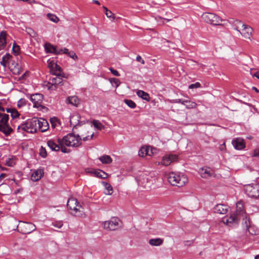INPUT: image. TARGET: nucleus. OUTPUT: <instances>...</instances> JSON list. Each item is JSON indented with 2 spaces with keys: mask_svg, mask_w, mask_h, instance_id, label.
<instances>
[{
  "mask_svg": "<svg viewBox=\"0 0 259 259\" xmlns=\"http://www.w3.org/2000/svg\"><path fill=\"white\" fill-rule=\"evenodd\" d=\"M58 142H62L68 147H77L81 144V138L79 135H75L69 133L63 137L62 139L58 138Z\"/></svg>",
  "mask_w": 259,
  "mask_h": 259,
  "instance_id": "nucleus-1",
  "label": "nucleus"
},
{
  "mask_svg": "<svg viewBox=\"0 0 259 259\" xmlns=\"http://www.w3.org/2000/svg\"><path fill=\"white\" fill-rule=\"evenodd\" d=\"M167 181L172 186L182 187L187 181L184 175H180L175 172L169 173L167 176Z\"/></svg>",
  "mask_w": 259,
  "mask_h": 259,
  "instance_id": "nucleus-2",
  "label": "nucleus"
},
{
  "mask_svg": "<svg viewBox=\"0 0 259 259\" xmlns=\"http://www.w3.org/2000/svg\"><path fill=\"white\" fill-rule=\"evenodd\" d=\"M234 25H237L235 29L238 31L241 35L245 38L250 39L253 29L250 26L243 24L242 22L238 20H236L234 21Z\"/></svg>",
  "mask_w": 259,
  "mask_h": 259,
  "instance_id": "nucleus-3",
  "label": "nucleus"
},
{
  "mask_svg": "<svg viewBox=\"0 0 259 259\" xmlns=\"http://www.w3.org/2000/svg\"><path fill=\"white\" fill-rule=\"evenodd\" d=\"M49 127L48 121L43 118H38L33 116V133L37 131L46 132Z\"/></svg>",
  "mask_w": 259,
  "mask_h": 259,
  "instance_id": "nucleus-4",
  "label": "nucleus"
},
{
  "mask_svg": "<svg viewBox=\"0 0 259 259\" xmlns=\"http://www.w3.org/2000/svg\"><path fill=\"white\" fill-rule=\"evenodd\" d=\"M201 17L205 22L213 25H221L223 21L219 16L212 13H204Z\"/></svg>",
  "mask_w": 259,
  "mask_h": 259,
  "instance_id": "nucleus-5",
  "label": "nucleus"
},
{
  "mask_svg": "<svg viewBox=\"0 0 259 259\" xmlns=\"http://www.w3.org/2000/svg\"><path fill=\"white\" fill-rule=\"evenodd\" d=\"M245 193L250 197L259 198V185L248 184L244 187Z\"/></svg>",
  "mask_w": 259,
  "mask_h": 259,
  "instance_id": "nucleus-6",
  "label": "nucleus"
},
{
  "mask_svg": "<svg viewBox=\"0 0 259 259\" xmlns=\"http://www.w3.org/2000/svg\"><path fill=\"white\" fill-rule=\"evenodd\" d=\"M0 131L8 136L12 132V128L8 125L9 115L2 114L0 116Z\"/></svg>",
  "mask_w": 259,
  "mask_h": 259,
  "instance_id": "nucleus-7",
  "label": "nucleus"
},
{
  "mask_svg": "<svg viewBox=\"0 0 259 259\" xmlns=\"http://www.w3.org/2000/svg\"><path fill=\"white\" fill-rule=\"evenodd\" d=\"M67 206L68 209L72 210L71 212L72 214L74 215H79L78 212H80L79 208L81 207V205L78 202L77 200L73 197L70 198L67 201Z\"/></svg>",
  "mask_w": 259,
  "mask_h": 259,
  "instance_id": "nucleus-8",
  "label": "nucleus"
},
{
  "mask_svg": "<svg viewBox=\"0 0 259 259\" xmlns=\"http://www.w3.org/2000/svg\"><path fill=\"white\" fill-rule=\"evenodd\" d=\"M236 215L242 219L244 224H247V221H248L247 214L244 210L243 204L242 202L239 201L236 204V210L235 212Z\"/></svg>",
  "mask_w": 259,
  "mask_h": 259,
  "instance_id": "nucleus-9",
  "label": "nucleus"
},
{
  "mask_svg": "<svg viewBox=\"0 0 259 259\" xmlns=\"http://www.w3.org/2000/svg\"><path fill=\"white\" fill-rule=\"evenodd\" d=\"M45 49L47 53H52L55 55L62 54L63 53H67L68 49L64 48L63 49H58L56 46L51 45L49 42L45 44Z\"/></svg>",
  "mask_w": 259,
  "mask_h": 259,
  "instance_id": "nucleus-10",
  "label": "nucleus"
},
{
  "mask_svg": "<svg viewBox=\"0 0 259 259\" xmlns=\"http://www.w3.org/2000/svg\"><path fill=\"white\" fill-rule=\"evenodd\" d=\"M119 222L120 220L118 218H112L110 220L104 222V228L109 230H115L119 228Z\"/></svg>",
  "mask_w": 259,
  "mask_h": 259,
  "instance_id": "nucleus-11",
  "label": "nucleus"
},
{
  "mask_svg": "<svg viewBox=\"0 0 259 259\" xmlns=\"http://www.w3.org/2000/svg\"><path fill=\"white\" fill-rule=\"evenodd\" d=\"M241 220H242V219L236 215L235 213H233L231 214L229 217L224 218L223 221L227 225L230 227H233L237 225Z\"/></svg>",
  "mask_w": 259,
  "mask_h": 259,
  "instance_id": "nucleus-12",
  "label": "nucleus"
},
{
  "mask_svg": "<svg viewBox=\"0 0 259 259\" xmlns=\"http://www.w3.org/2000/svg\"><path fill=\"white\" fill-rule=\"evenodd\" d=\"M52 74L55 76L50 77L49 84H55L56 85L62 84V78H67L66 74L63 72H54Z\"/></svg>",
  "mask_w": 259,
  "mask_h": 259,
  "instance_id": "nucleus-13",
  "label": "nucleus"
},
{
  "mask_svg": "<svg viewBox=\"0 0 259 259\" xmlns=\"http://www.w3.org/2000/svg\"><path fill=\"white\" fill-rule=\"evenodd\" d=\"M43 98L44 96L41 94H33V108L40 111L46 109V107L41 104Z\"/></svg>",
  "mask_w": 259,
  "mask_h": 259,
  "instance_id": "nucleus-14",
  "label": "nucleus"
},
{
  "mask_svg": "<svg viewBox=\"0 0 259 259\" xmlns=\"http://www.w3.org/2000/svg\"><path fill=\"white\" fill-rule=\"evenodd\" d=\"M86 172L91 174H93L98 178L105 179L107 178L108 174L102 170H95L94 169H86Z\"/></svg>",
  "mask_w": 259,
  "mask_h": 259,
  "instance_id": "nucleus-15",
  "label": "nucleus"
},
{
  "mask_svg": "<svg viewBox=\"0 0 259 259\" xmlns=\"http://www.w3.org/2000/svg\"><path fill=\"white\" fill-rule=\"evenodd\" d=\"M18 130H22L27 133H32V121L31 119H28L24 123L22 124L18 127Z\"/></svg>",
  "mask_w": 259,
  "mask_h": 259,
  "instance_id": "nucleus-16",
  "label": "nucleus"
},
{
  "mask_svg": "<svg viewBox=\"0 0 259 259\" xmlns=\"http://www.w3.org/2000/svg\"><path fill=\"white\" fill-rule=\"evenodd\" d=\"M19 229L23 234H29L31 232V225L30 223H22L18 226Z\"/></svg>",
  "mask_w": 259,
  "mask_h": 259,
  "instance_id": "nucleus-17",
  "label": "nucleus"
},
{
  "mask_svg": "<svg viewBox=\"0 0 259 259\" xmlns=\"http://www.w3.org/2000/svg\"><path fill=\"white\" fill-rule=\"evenodd\" d=\"M232 143L235 149L237 150H242L245 147V142L244 140L241 138H237L236 139L233 140Z\"/></svg>",
  "mask_w": 259,
  "mask_h": 259,
  "instance_id": "nucleus-18",
  "label": "nucleus"
},
{
  "mask_svg": "<svg viewBox=\"0 0 259 259\" xmlns=\"http://www.w3.org/2000/svg\"><path fill=\"white\" fill-rule=\"evenodd\" d=\"M47 145L52 151H59L60 150V145L58 143L57 139L56 140L54 139L48 140Z\"/></svg>",
  "mask_w": 259,
  "mask_h": 259,
  "instance_id": "nucleus-19",
  "label": "nucleus"
},
{
  "mask_svg": "<svg viewBox=\"0 0 259 259\" xmlns=\"http://www.w3.org/2000/svg\"><path fill=\"white\" fill-rule=\"evenodd\" d=\"M178 158L176 155H169L163 157L161 164L163 165L167 166L170 164L172 161H175Z\"/></svg>",
  "mask_w": 259,
  "mask_h": 259,
  "instance_id": "nucleus-20",
  "label": "nucleus"
},
{
  "mask_svg": "<svg viewBox=\"0 0 259 259\" xmlns=\"http://www.w3.org/2000/svg\"><path fill=\"white\" fill-rule=\"evenodd\" d=\"M199 174L203 178H207L213 174V171L210 167H203L199 170Z\"/></svg>",
  "mask_w": 259,
  "mask_h": 259,
  "instance_id": "nucleus-21",
  "label": "nucleus"
},
{
  "mask_svg": "<svg viewBox=\"0 0 259 259\" xmlns=\"http://www.w3.org/2000/svg\"><path fill=\"white\" fill-rule=\"evenodd\" d=\"M246 229L248 231L249 233L251 235H259V230L254 226H250L249 219L247 221V224H245Z\"/></svg>",
  "mask_w": 259,
  "mask_h": 259,
  "instance_id": "nucleus-22",
  "label": "nucleus"
},
{
  "mask_svg": "<svg viewBox=\"0 0 259 259\" xmlns=\"http://www.w3.org/2000/svg\"><path fill=\"white\" fill-rule=\"evenodd\" d=\"M228 207L227 205L218 204L214 207V211L220 214H225L228 211Z\"/></svg>",
  "mask_w": 259,
  "mask_h": 259,
  "instance_id": "nucleus-23",
  "label": "nucleus"
},
{
  "mask_svg": "<svg viewBox=\"0 0 259 259\" xmlns=\"http://www.w3.org/2000/svg\"><path fill=\"white\" fill-rule=\"evenodd\" d=\"M80 118V117L78 115H72L70 118V124L71 125H73V129L77 128L78 126H80V122H79V119Z\"/></svg>",
  "mask_w": 259,
  "mask_h": 259,
  "instance_id": "nucleus-24",
  "label": "nucleus"
},
{
  "mask_svg": "<svg viewBox=\"0 0 259 259\" xmlns=\"http://www.w3.org/2000/svg\"><path fill=\"white\" fill-rule=\"evenodd\" d=\"M8 66L11 69V71L14 74L19 73V66L18 63H16L13 58H12V61L9 63Z\"/></svg>",
  "mask_w": 259,
  "mask_h": 259,
  "instance_id": "nucleus-25",
  "label": "nucleus"
},
{
  "mask_svg": "<svg viewBox=\"0 0 259 259\" xmlns=\"http://www.w3.org/2000/svg\"><path fill=\"white\" fill-rule=\"evenodd\" d=\"M12 56L9 54H6L2 58V60L0 62L1 65L6 67L8 66L9 63L12 61Z\"/></svg>",
  "mask_w": 259,
  "mask_h": 259,
  "instance_id": "nucleus-26",
  "label": "nucleus"
},
{
  "mask_svg": "<svg viewBox=\"0 0 259 259\" xmlns=\"http://www.w3.org/2000/svg\"><path fill=\"white\" fill-rule=\"evenodd\" d=\"M66 102L67 104H70L74 106H77L79 103V100L77 96H70L67 98Z\"/></svg>",
  "mask_w": 259,
  "mask_h": 259,
  "instance_id": "nucleus-27",
  "label": "nucleus"
},
{
  "mask_svg": "<svg viewBox=\"0 0 259 259\" xmlns=\"http://www.w3.org/2000/svg\"><path fill=\"white\" fill-rule=\"evenodd\" d=\"M6 44V32L5 31H2L0 33V51L5 48Z\"/></svg>",
  "mask_w": 259,
  "mask_h": 259,
  "instance_id": "nucleus-28",
  "label": "nucleus"
},
{
  "mask_svg": "<svg viewBox=\"0 0 259 259\" xmlns=\"http://www.w3.org/2000/svg\"><path fill=\"white\" fill-rule=\"evenodd\" d=\"M44 175V169L39 168L33 171V182L39 180Z\"/></svg>",
  "mask_w": 259,
  "mask_h": 259,
  "instance_id": "nucleus-29",
  "label": "nucleus"
},
{
  "mask_svg": "<svg viewBox=\"0 0 259 259\" xmlns=\"http://www.w3.org/2000/svg\"><path fill=\"white\" fill-rule=\"evenodd\" d=\"M102 184L105 188L104 193L106 195H111L113 193V189L111 185L106 182H102Z\"/></svg>",
  "mask_w": 259,
  "mask_h": 259,
  "instance_id": "nucleus-30",
  "label": "nucleus"
},
{
  "mask_svg": "<svg viewBox=\"0 0 259 259\" xmlns=\"http://www.w3.org/2000/svg\"><path fill=\"white\" fill-rule=\"evenodd\" d=\"M137 95L139 97L141 98L143 100H145L147 101H149L150 99L149 95L143 91H142V90L138 91L137 92Z\"/></svg>",
  "mask_w": 259,
  "mask_h": 259,
  "instance_id": "nucleus-31",
  "label": "nucleus"
},
{
  "mask_svg": "<svg viewBox=\"0 0 259 259\" xmlns=\"http://www.w3.org/2000/svg\"><path fill=\"white\" fill-rule=\"evenodd\" d=\"M99 159L104 164H110L112 162V159L109 155H104L99 157Z\"/></svg>",
  "mask_w": 259,
  "mask_h": 259,
  "instance_id": "nucleus-32",
  "label": "nucleus"
},
{
  "mask_svg": "<svg viewBox=\"0 0 259 259\" xmlns=\"http://www.w3.org/2000/svg\"><path fill=\"white\" fill-rule=\"evenodd\" d=\"M163 243V239L161 238L151 239L149 241V243L152 246H159Z\"/></svg>",
  "mask_w": 259,
  "mask_h": 259,
  "instance_id": "nucleus-33",
  "label": "nucleus"
},
{
  "mask_svg": "<svg viewBox=\"0 0 259 259\" xmlns=\"http://www.w3.org/2000/svg\"><path fill=\"white\" fill-rule=\"evenodd\" d=\"M186 107L188 109L195 108L197 107V104L195 102H192L190 100H185L184 101Z\"/></svg>",
  "mask_w": 259,
  "mask_h": 259,
  "instance_id": "nucleus-34",
  "label": "nucleus"
},
{
  "mask_svg": "<svg viewBox=\"0 0 259 259\" xmlns=\"http://www.w3.org/2000/svg\"><path fill=\"white\" fill-rule=\"evenodd\" d=\"M51 67L52 73L54 72H62L61 67L57 64H53L51 65H49Z\"/></svg>",
  "mask_w": 259,
  "mask_h": 259,
  "instance_id": "nucleus-35",
  "label": "nucleus"
},
{
  "mask_svg": "<svg viewBox=\"0 0 259 259\" xmlns=\"http://www.w3.org/2000/svg\"><path fill=\"white\" fill-rule=\"evenodd\" d=\"M7 112L11 113V116L13 118H17L20 115L19 112L15 109L8 108L7 109Z\"/></svg>",
  "mask_w": 259,
  "mask_h": 259,
  "instance_id": "nucleus-36",
  "label": "nucleus"
},
{
  "mask_svg": "<svg viewBox=\"0 0 259 259\" xmlns=\"http://www.w3.org/2000/svg\"><path fill=\"white\" fill-rule=\"evenodd\" d=\"M93 124L98 130H102L105 128V126L99 120H93Z\"/></svg>",
  "mask_w": 259,
  "mask_h": 259,
  "instance_id": "nucleus-37",
  "label": "nucleus"
},
{
  "mask_svg": "<svg viewBox=\"0 0 259 259\" xmlns=\"http://www.w3.org/2000/svg\"><path fill=\"white\" fill-rule=\"evenodd\" d=\"M50 122H51L52 127L54 128H55L56 127L58 126L59 125H60V122L59 121V120L58 119V118H57L56 117L51 118Z\"/></svg>",
  "mask_w": 259,
  "mask_h": 259,
  "instance_id": "nucleus-38",
  "label": "nucleus"
},
{
  "mask_svg": "<svg viewBox=\"0 0 259 259\" xmlns=\"http://www.w3.org/2000/svg\"><path fill=\"white\" fill-rule=\"evenodd\" d=\"M47 17L51 21L55 23H57L59 21V18L55 15L52 14L48 13L47 14Z\"/></svg>",
  "mask_w": 259,
  "mask_h": 259,
  "instance_id": "nucleus-39",
  "label": "nucleus"
},
{
  "mask_svg": "<svg viewBox=\"0 0 259 259\" xmlns=\"http://www.w3.org/2000/svg\"><path fill=\"white\" fill-rule=\"evenodd\" d=\"M124 102L129 107L132 109H134L136 107V103L132 100L125 99Z\"/></svg>",
  "mask_w": 259,
  "mask_h": 259,
  "instance_id": "nucleus-40",
  "label": "nucleus"
},
{
  "mask_svg": "<svg viewBox=\"0 0 259 259\" xmlns=\"http://www.w3.org/2000/svg\"><path fill=\"white\" fill-rule=\"evenodd\" d=\"M148 150L145 148L142 147L139 151V155L141 157H144L148 154Z\"/></svg>",
  "mask_w": 259,
  "mask_h": 259,
  "instance_id": "nucleus-41",
  "label": "nucleus"
},
{
  "mask_svg": "<svg viewBox=\"0 0 259 259\" xmlns=\"http://www.w3.org/2000/svg\"><path fill=\"white\" fill-rule=\"evenodd\" d=\"M39 154L42 158H46L47 156V152L46 149L45 148H44L42 146H41V147L39 149Z\"/></svg>",
  "mask_w": 259,
  "mask_h": 259,
  "instance_id": "nucleus-42",
  "label": "nucleus"
},
{
  "mask_svg": "<svg viewBox=\"0 0 259 259\" xmlns=\"http://www.w3.org/2000/svg\"><path fill=\"white\" fill-rule=\"evenodd\" d=\"M103 9L105 10V14L108 18H114V14L111 11L108 10L105 7H103Z\"/></svg>",
  "mask_w": 259,
  "mask_h": 259,
  "instance_id": "nucleus-43",
  "label": "nucleus"
},
{
  "mask_svg": "<svg viewBox=\"0 0 259 259\" xmlns=\"http://www.w3.org/2000/svg\"><path fill=\"white\" fill-rule=\"evenodd\" d=\"M12 51L14 54L18 55L20 51V47L16 42L13 43Z\"/></svg>",
  "mask_w": 259,
  "mask_h": 259,
  "instance_id": "nucleus-44",
  "label": "nucleus"
},
{
  "mask_svg": "<svg viewBox=\"0 0 259 259\" xmlns=\"http://www.w3.org/2000/svg\"><path fill=\"white\" fill-rule=\"evenodd\" d=\"M58 143L60 144V150H61V151L63 152V153H69L70 152V150L68 149H67L65 146V144H63V143H62V142H58Z\"/></svg>",
  "mask_w": 259,
  "mask_h": 259,
  "instance_id": "nucleus-45",
  "label": "nucleus"
},
{
  "mask_svg": "<svg viewBox=\"0 0 259 259\" xmlns=\"http://www.w3.org/2000/svg\"><path fill=\"white\" fill-rule=\"evenodd\" d=\"M110 81L111 83L115 84L116 85V88L118 87L120 83L119 79H117V78H111L110 79Z\"/></svg>",
  "mask_w": 259,
  "mask_h": 259,
  "instance_id": "nucleus-46",
  "label": "nucleus"
},
{
  "mask_svg": "<svg viewBox=\"0 0 259 259\" xmlns=\"http://www.w3.org/2000/svg\"><path fill=\"white\" fill-rule=\"evenodd\" d=\"M63 222L62 221H57L52 223V225L57 228H61L63 226Z\"/></svg>",
  "mask_w": 259,
  "mask_h": 259,
  "instance_id": "nucleus-47",
  "label": "nucleus"
},
{
  "mask_svg": "<svg viewBox=\"0 0 259 259\" xmlns=\"http://www.w3.org/2000/svg\"><path fill=\"white\" fill-rule=\"evenodd\" d=\"M66 54H67L70 58L73 59L74 60H76L77 59V56L75 54V53L73 52H69L68 50V52L67 53H65Z\"/></svg>",
  "mask_w": 259,
  "mask_h": 259,
  "instance_id": "nucleus-48",
  "label": "nucleus"
},
{
  "mask_svg": "<svg viewBox=\"0 0 259 259\" xmlns=\"http://www.w3.org/2000/svg\"><path fill=\"white\" fill-rule=\"evenodd\" d=\"M26 104V100L24 99H21L18 102L17 106L19 108H21Z\"/></svg>",
  "mask_w": 259,
  "mask_h": 259,
  "instance_id": "nucleus-49",
  "label": "nucleus"
},
{
  "mask_svg": "<svg viewBox=\"0 0 259 259\" xmlns=\"http://www.w3.org/2000/svg\"><path fill=\"white\" fill-rule=\"evenodd\" d=\"M201 86V84L199 82H197L195 83L191 84L189 86V89H194V88H200Z\"/></svg>",
  "mask_w": 259,
  "mask_h": 259,
  "instance_id": "nucleus-50",
  "label": "nucleus"
},
{
  "mask_svg": "<svg viewBox=\"0 0 259 259\" xmlns=\"http://www.w3.org/2000/svg\"><path fill=\"white\" fill-rule=\"evenodd\" d=\"M47 86L48 88L50 90H55L57 89V85L55 84H49V82L47 83Z\"/></svg>",
  "mask_w": 259,
  "mask_h": 259,
  "instance_id": "nucleus-51",
  "label": "nucleus"
},
{
  "mask_svg": "<svg viewBox=\"0 0 259 259\" xmlns=\"http://www.w3.org/2000/svg\"><path fill=\"white\" fill-rule=\"evenodd\" d=\"M109 70H110L111 72L114 75H115L116 76H120L119 73L116 70L114 69L113 68H110Z\"/></svg>",
  "mask_w": 259,
  "mask_h": 259,
  "instance_id": "nucleus-52",
  "label": "nucleus"
},
{
  "mask_svg": "<svg viewBox=\"0 0 259 259\" xmlns=\"http://www.w3.org/2000/svg\"><path fill=\"white\" fill-rule=\"evenodd\" d=\"M93 136H94V133L92 134L91 136H88L83 137L82 139H81V141L83 140L84 141H86L89 140H91L93 139Z\"/></svg>",
  "mask_w": 259,
  "mask_h": 259,
  "instance_id": "nucleus-53",
  "label": "nucleus"
},
{
  "mask_svg": "<svg viewBox=\"0 0 259 259\" xmlns=\"http://www.w3.org/2000/svg\"><path fill=\"white\" fill-rule=\"evenodd\" d=\"M184 101H185V100L178 99L174 100L173 102L176 103H181V104L184 105V104H185Z\"/></svg>",
  "mask_w": 259,
  "mask_h": 259,
  "instance_id": "nucleus-54",
  "label": "nucleus"
},
{
  "mask_svg": "<svg viewBox=\"0 0 259 259\" xmlns=\"http://www.w3.org/2000/svg\"><path fill=\"white\" fill-rule=\"evenodd\" d=\"M136 60L138 62H140L142 64H145V61L142 59V57L140 55H138L136 57Z\"/></svg>",
  "mask_w": 259,
  "mask_h": 259,
  "instance_id": "nucleus-55",
  "label": "nucleus"
},
{
  "mask_svg": "<svg viewBox=\"0 0 259 259\" xmlns=\"http://www.w3.org/2000/svg\"><path fill=\"white\" fill-rule=\"evenodd\" d=\"M220 149L221 151H224V150L226 149V145H225V143H224L223 144L220 145Z\"/></svg>",
  "mask_w": 259,
  "mask_h": 259,
  "instance_id": "nucleus-56",
  "label": "nucleus"
},
{
  "mask_svg": "<svg viewBox=\"0 0 259 259\" xmlns=\"http://www.w3.org/2000/svg\"><path fill=\"white\" fill-rule=\"evenodd\" d=\"M253 156L259 157V150H254L253 152Z\"/></svg>",
  "mask_w": 259,
  "mask_h": 259,
  "instance_id": "nucleus-57",
  "label": "nucleus"
},
{
  "mask_svg": "<svg viewBox=\"0 0 259 259\" xmlns=\"http://www.w3.org/2000/svg\"><path fill=\"white\" fill-rule=\"evenodd\" d=\"M253 76H254L256 77L257 78L259 79V71H256L253 74Z\"/></svg>",
  "mask_w": 259,
  "mask_h": 259,
  "instance_id": "nucleus-58",
  "label": "nucleus"
},
{
  "mask_svg": "<svg viewBox=\"0 0 259 259\" xmlns=\"http://www.w3.org/2000/svg\"><path fill=\"white\" fill-rule=\"evenodd\" d=\"M252 90H254L256 93H258L259 90L255 87L252 88Z\"/></svg>",
  "mask_w": 259,
  "mask_h": 259,
  "instance_id": "nucleus-59",
  "label": "nucleus"
},
{
  "mask_svg": "<svg viewBox=\"0 0 259 259\" xmlns=\"http://www.w3.org/2000/svg\"><path fill=\"white\" fill-rule=\"evenodd\" d=\"M93 2L94 3H95V4H96L98 5H100V3H99V2L98 1L93 0Z\"/></svg>",
  "mask_w": 259,
  "mask_h": 259,
  "instance_id": "nucleus-60",
  "label": "nucleus"
},
{
  "mask_svg": "<svg viewBox=\"0 0 259 259\" xmlns=\"http://www.w3.org/2000/svg\"><path fill=\"white\" fill-rule=\"evenodd\" d=\"M6 176V175L4 174H2L1 175H0V178L1 179H3Z\"/></svg>",
  "mask_w": 259,
  "mask_h": 259,
  "instance_id": "nucleus-61",
  "label": "nucleus"
},
{
  "mask_svg": "<svg viewBox=\"0 0 259 259\" xmlns=\"http://www.w3.org/2000/svg\"><path fill=\"white\" fill-rule=\"evenodd\" d=\"M30 31H31V29H28V30H26V32H27L29 34H30V35L31 36V34H30Z\"/></svg>",
  "mask_w": 259,
  "mask_h": 259,
  "instance_id": "nucleus-62",
  "label": "nucleus"
},
{
  "mask_svg": "<svg viewBox=\"0 0 259 259\" xmlns=\"http://www.w3.org/2000/svg\"><path fill=\"white\" fill-rule=\"evenodd\" d=\"M255 259H259V254L256 255L255 256Z\"/></svg>",
  "mask_w": 259,
  "mask_h": 259,
  "instance_id": "nucleus-63",
  "label": "nucleus"
},
{
  "mask_svg": "<svg viewBox=\"0 0 259 259\" xmlns=\"http://www.w3.org/2000/svg\"><path fill=\"white\" fill-rule=\"evenodd\" d=\"M32 99H33L32 95H31L30 97V99L31 101H32Z\"/></svg>",
  "mask_w": 259,
  "mask_h": 259,
  "instance_id": "nucleus-64",
  "label": "nucleus"
}]
</instances>
